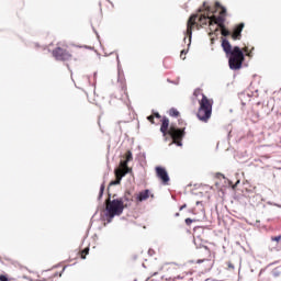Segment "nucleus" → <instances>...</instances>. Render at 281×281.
I'll return each instance as SVG.
<instances>
[{
  "label": "nucleus",
  "instance_id": "nucleus-1",
  "mask_svg": "<svg viewBox=\"0 0 281 281\" xmlns=\"http://www.w3.org/2000/svg\"><path fill=\"white\" fill-rule=\"evenodd\" d=\"M203 8L205 10L206 15L202 14L199 16V14H192L188 22H187V36H189V38H192V30H194V27H196V30H199L200 27H203V25H207L210 27V33L209 36H213L214 34V24H212V19H214V14H216V12H218L220 9H215L212 10V7L207 5V2H203Z\"/></svg>",
  "mask_w": 281,
  "mask_h": 281
},
{
  "label": "nucleus",
  "instance_id": "nucleus-2",
  "mask_svg": "<svg viewBox=\"0 0 281 281\" xmlns=\"http://www.w3.org/2000/svg\"><path fill=\"white\" fill-rule=\"evenodd\" d=\"M222 49L224 54H226V58H228L229 69L236 71L243 68V63H245V54L240 47H232V44L227 38H222Z\"/></svg>",
  "mask_w": 281,
  "mask_h": 281
},
{
  "label": "nucleus",
  "instance_id": "nucleus-3",
  "mask_svg": "<svg viewBox=\"0 0 281 281\" xmlns=\"http://www.w3.org/2000/svg\"><path fill=\"white\" fill-rule=\"evenodd\" d=\"M160 133L165 137V142L171 139V144L176 146H183V138L186 137V127L179 128L175 125L170 126V120L166 116L162 117Z\"/></svg>",
  "mask_w": 281,
  "mask_h": 281
},
{
  "label": "nucleus",
  "instance_id": "nucleus-4",
  "mask_svg": "<svg viewBox=\"0 0 281 281\" xmlns=\"http://www.w3.org/2000/svg\"><path fill=\"white\" fill-rule=\"evenodd\" d=\"M193 95L195 98L202 95V99L199 100L200 106L198 109L196 117L200 120V122H210V117H212V106L214 104V100L209 99L207 95L203 93V90H201V88L195 89Z\"/></svg>",
  "mask_w": 281,
  "mask_h": 281
},
{
  "label": "nucleus",
  "instance_id": "nucleus-5",
  "mask_svg": "<svg viewBox=\"0 0 281 281\" xmlns=\"http://www.w3.org/2000/svg\"><path fill=\"white\" fill-rule=\"evenodd\" d=\"M162 271L161 280L165 281H192L194 273V271L183 272V268L177 265L165 266Z\"/></svg>",
  "mask_w": 281,
  "mask_h": 281
},
{
  "label": "nucleus",
  "instance_id": "nucleus-6",
  "mask_svg": "<svg viewBox=\"0 0 281 281\" xmlns=\"http://www.w3.org/2000/svg\"><path fill=\"white\" fill-rule=\"evenodd\" d=\"M216 10H221L218 16H213L211 20V25H217L213 29V32H218L221 30L222 36H229L232 33L225 27V19L227 18V9L221 5V2H215Z\"/></svg>",
  "mask_w": 281,
  "mask_h": 281
},
{
  "label": "nucleus",
  "instance_id": "nucleus-7",
  "mask_svg": "<svg viewBox=\"0 0 281 281\" xmlns=\"http://www.w3.org/2000/svg\"><path fill=\"white\" fill-rule=\"evenodd\" d=\"M105 210L108 212V216L110 218H114L115 216H120L122 212H124V206L120 199L112 200L108 199L105 201Z\"/></svg>",
  "mask_w": 281,
  "mask_h": 281
},
{
  "label": "nucleus",
  "instance_id": "nucleus-8",
  "mask_svg": "<svg viewBox=\"0 0 281 281\" xmlns=\"http://www.w3.org/2000/svg\"><path fill=\"white\" fill-rule=\"evenodd\" d=\"M52 55L57 60L65 63L66 60H71V53L67 49V45L57 46L53 49Z\"/></svg>",
  "mask_w": 281,
  "mask_h": 281
},
{
  "label": "nucleus",
  "instance_id": "nucleus-9",
  "mask_svg": "<svg viewBox=\"0 0 281 281\" xmlns=\"http://www.w3.org/2000/svg\"><path fill=\"white\" fill-rule=\"evenodd\" d=\"M156 176L160 179L164 186H168V183L170 182L168 171L164 167H156Z\"/></svg>",
  "mask_w": 281,
  "mask_h": 281
},
{
  "label": "nucleus",
  "instance_id": "nucleus-10",
  "mask_svg": "<svg viewBox=\"0 0 281 281\" xmlns=\"http://www.w3.org/2000/svg\"><path fill=\"white\" fill-rule=\"evenodd\" d=\"M148 199H155V194L148 189L140 191L136 195L137 203H144V201H148Z\"/></svg>",
  "mask_w": 281,
  "mask_h": 281
},
{
  "label": "nucleus",
  "instance_id": "nucleus-11",
  "mask_svg": "<svg viewBox=\"0 0 281 281\" xmlns=\"http://www.w3.org/2000/svg\"><path fill=\"white\" fill-rule=\"evenodd\" d=\"M114 172H115L116 179H115V181H112V182L110 183V186H120V183H121V181H122V178H123V177H126V175H128V170H126V169H120V168L115 169Z\"/></svg>",
  "mask_w": 281,
  "mask_h": 281
},
{
  "label": "nucleus",
  "instance_id": "nucleus-12",
  "mask_svg": "<svg viewBox=\"0 0 281 281\" xmlns=\"http://www.w3.org/2000/svg\"><path fill=\"white\" fill-rule=\"evenodd\" d=\"M119 201L121 202V205H123V209L131 207V205H133V194H131V191H126Z\"/></svg>",
  "mask_w": 281,
  "mask_h": 281
},
{
  "label": "nucleus",
  "instance_id": "nucleus-13",
  "mask_svg": "<svg viewBox=\"0 0 281 281\" xmlns=\"http://www.w3.org/2000/svg\"><path fill=\"white\" fill-rule=\"evenodd\" d=\"M244 29H245V23H239L237 26H235L232 33L233 41H240V38H243Z\"/></svg>",
  "mask_w": 281,
  "mask_h": 281
},
{
  "label": "nucleus",
  "instance_id": "nucleus-14",
  "mask_svg": "<svg viewBox=\"0 0 281 281\" xmlns=\"http://www.w3.org/2000/svg\"><path fill=\"white\" fill-rule=\"evenodd\" d=\"M121 170H127V172H130V168H128V161L126 160H121L120 162V167H119Z\"/></svg>",
  "mask_w": 281,
  "mask_h": 281
},
{
  "label": "nucleus",
  "instance_id": "nucleus-15",
  "mask_svg": "<svg viewBox=\"0 0 281 281\" xmlns=\"http://www.w3.org/2000/svg\"><path fill=\"white\" fill-rule=\"evenodd\" d=\"M169 115H170V117H179V115H180L179 110L171 108L169 110Z\"/></svg>",
  "mask_w": 281,
  "mask_h": 281
},
{
  "label": "nucleus",
  "instance_id": "nucleus-16",
  "mask_svg": "<svg viewBox=\"0 0 281 281\" xmlns=\"http://www.w3.org/2000/svg\"><path fill=\"white\" fill-rule=\"evenodd\" d=\"M125 161H127V164H128V161H133V151L127 150L125 153Z\"/></svg>",
  "mask_w": 281,
  "mask_h": 281
},
{
  "label": "nucleus",
  "instance_id": "nucleus-17",
  "mask_svg": "<svg viewBox=\"0 0 281 281\" xmlns=\"http://www.w3.org/2000/svg\"><path fill=\"white\" fill-rule=\"evenodd\" d=\"M89 256V248H85L83 250L80 251V258L85 260Z\"/></svg>",
  "mask_w": 281,
  "mask_h": 281
},
{
  "label": "nucleus",
  "instance_id": "nucleus-18",
  "mask_svg": "<svg viewBox=\"0 0 281 281\" xmlns=\"http://www.w3.org/2000/svg\"><path fill=\"white\" fill-rule=\"evenodd\" d=\"M187 54H188V52H186V49L181 50V53H180L181 60H186V55Z\"/></svg>",
  "mask_w": 281,
  "mask_h": 281
},
{
  "label": "nucleus",
  "instance_id": "nucleus-19",
  "mask_svg": "<svg viewBox=\"0 0 281 281\" xmlns=\"http://www.w3.org/2000/svg\"><path fill=\"white\" fill-rule=\"evenodd\" d=\"M147 120H148V122H150V124H155V115H149L148 117H147Z\"/></svg>",
  "mask_w": 281,
  "mask_h": 281
},
{
  "label": "nucleus",
  "instance_id": "nucleus-20",
  "mask_svg": "<svg viewBox=\"0 0 281 281\" xmlns=\"http://www.w3.org/2000/svg\"><path fill=\"white\" fill-rule=\"evenodd\" d=\"M271 240L274 241V243H280V240H281V235L276 236V237H271Z\"/></svg>",
  "mask_w": 281,
  "mask_h": 281
},
{
  "label": "nucleus",
  "instance_id": "nucleus-21",
  "mask_svg": "<svg viewBox=\"0 0 281 281\" xmlns=\"http://www.w3.org/2000/svg\"><path fill=\"white\" fill-rule=\"evenodd\" d=\"M192 223H194V221L190 217L186 218V224L187 225H192Z\"/></svg>",
  "mask_w": 281,
  "mask_h": 281
},
{
  "label": "nucleus",
  "instance_id": "nucleus-22",
  "mask_svg": "<svg viewBox=\"0 0 281 281\" xmlns=\"http://www.w3.org/2000/svg\"><path fill=\"white\" fill-rule=\"evenodd\" d=\"M0 281H9L5 274H0Z\"/></svg>",
  "mask_w": 281,
  "mask_h": 281
},
{
  "label": "nucleus",
  "instance_id": "nucleus-23",
  "mask_svg": "<svg viewBox=\"0 0 281 281\" xmlns=\"http://www.w3.org/2000/svg\"><path fill=\"white\" fill-rule=\"evenodd\" d=\"M151 115H154V117H157L158 120H161V114H159L158 112H156V113H154Z\"/></svg>",
  "mask_w": 281,
  "mask_h": 281
},
{
  "label": "nucleus",
  "instance_id": "nucleus-24",
  "mask_svg": "<svg viewBox=\"0 0 281 281\" xmlns=\"http://www.w3.org/2000/svg\"><path fill=\"white\" fill-rule=\"evenodd\" d=\"M102 194H104V184H102L100 188V196H102Z\"/></svg>",
  "mask_w": 281,
  "mask_h": 281
},
{
  "label": "nucleus",
  "instance_id": "nucleus-25",
  "mask_svg": "<svg viewBox=\"0 0 281 281\" xmlns=\"http://www.w3.org/2000/svg\"><path fill=\"white\" fill-rule=\"evenodd\" d=\"M216 178H217V179H221V178H222V179H225V176H224L223 173H216Z\"/></svg>",
  "mask_w": 281,
  "mask_h": 281
},
{
  "label": "nucleus",
  "instance_id": "nucleus-26",
  "mask_svg": "<svg viewBox=\"0 0 281 281\" xmlns=\"http://www.w3.org/2000/svg\"><path fill=\"white\" fill-rule=\"evenodd\" d=\"M244 52H249V48L248 47H244ZM246 56H251V53H247Z\"/></svg>",
  "mask_w": 281,
  "mask_h": 281
},
{
  "label": "nucleus",
  "instance_id": "nucleus-27",
  "mask_svg": "<svg viewBox=\"0 0 281 281\" xmlns=\"http://www.w3.org/2000/svg\"><path fill=\"white\" fill-rule=\"evenodd\" d=\"M204 249L207 251V254H210V248H207V246H205Z\"/></svg>",
  "mask_w": 281,
  "mask_h": 281
},
{
  "label": "nucleus",
  "instance_id": "nucleus-28",
  "mask_svg": "<svg viewBox=\"0 0 281 281\" xmlns=\"http://www.w3.org/2000/svg\"><path fill=\"white\" fill-rule=\"evenodd\" d=\"M184 207H186V204H184V205H182V206H180V211H181V210H184Z\"/></svg>",
  "mask_w": 281,
  "mask_h": 281
},
{
  "label": "nucleus",
  "instance_id": "nucleus-29",
  "mask_svg": "<svg viewBox=\"0 0 281 281\" xmlns=\"http://www.w3.org/2000/svg\"><path fill=\"white\" fill-rule=\"evenodd\" d=\"M228 267H232V269H234V266H232V263H229Z\"/></svg>",
  "mask_w": 281,
  "mask_h": 281
},
{
  "label": "nucleus",
  "instance_id": "nucleus-30",
  "mask_svg": "<svg viewBox=\"0 0 281 281\" xmlns=\"http://www.w3.org/2000/svg\"><path fill=\"white\" fill-rule=\"evenodd\" d=\"M157 273H158V272H154V274L151 276V278H153L154 276H157Z\"/></svg>",
  "mask_w": 281,
  "mask_h": 281
},
{
  "label": "nucleus",
  "instance_id": "nucleus-31",
  "mask_svg": "<svg viewBox=\"0 0 281 281\" xmlns=\"http://www.w3.org/2000/svg\"><path fill=\"white\" fill-rule=\"evenodd\" d=\"M211 43H214V38L213 37L211 38Z\"/></svg>",
  "mask_w": 281,
  "mask_h": 281
},
{
  "label": "nucleus",
  "instance_id": "nucleus-32",
  "mask_svg": "<svg viewBox=\"0 0 281 281\" xmlns=\"http://www.w3.org/2000/svg\"><path fill=\"white\" fill-rule=\"evenodd\" d=\"M200 203H201V202L198 201V202H196V205H200Z\"/></svg>",
  "mask_w": 281,
  "mask_h": 281
},
{
  "label": "nucleus",
  "instance_id": "nucleus-33",
  "mask_svg": "<svg viewBox=\"0 0 281 281\" xmlns=\"http://www.w3.org/2000/svg\"><path fill=\"white\" fill-rule=\"evenodd\" d=\"M176 216H179V213H176Z\"/></svg>",
  "mask_w": 281,
  "mask_h": 281
}]
</instances>
